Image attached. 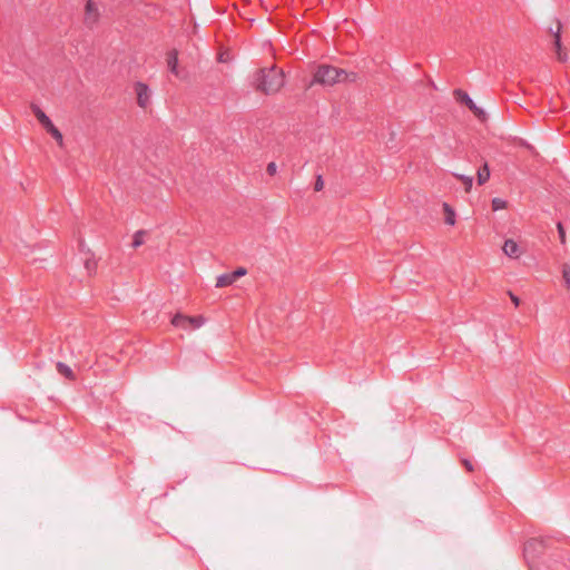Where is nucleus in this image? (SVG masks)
Listing matches in <instances>:
<instances>
[{
	"mask_svg": "<svg viewBox=\"0 0 570 570\" xmlns=\"http://www.w3.org/2000/svg\"><path fill=\"white\" fill-rule=\"evenodd\" d=\"M323 187H324V181H323V179H322V176H318V177H317V179H316V181H315L314 189H315L316 191H320V190H322V189H323Z\"/></svg>",
	"mask_w": 570,
	"mask_h": 570,
	"instance_id": "24",
	"label": "nucleus"
},
{
	"mask_svg": "<svg viewBox=\"0 0 570 570\" xmlns=\"http://www.w3.org/2000/svg\"><path fill=\"white\" fill-rule=\"evenodd\" d=\"M560 29L561 24L558 21L557 31L553 35V48L557 55V59L561 62H564L567 60V53L561 46Z\"/></svg>",
	"mask_w": 570,
	"mask_h": 570,
	"instance_id": "7",
	"label": "nucleus"
},
{
	"mask_svg": "<svg viewBox=\"0 0 570 570\" xmlns=\"http://www.w3.org/2000/svg\"><path fill=\"white\" fill-rule=\"evenodd\" d=\"M509 295H510V298H511L512 303H513L515 306H519V304H520V298H519L518 296H515V295H514L513 293H511V292L509 293Z\"/></svg>",
	"mask_w": 570,
	"mask_h": 570,
	"instance_id": "27",
	"label": "nucleus"
},
{
	"mask_svg": "<svg viewBox=\"0 0 570 570\" xmlns=\"http://www.w3.org/2000/svg\"><path fill=\"white\" fill-rule=\"evenodd\" d=\"M490 178V168L485 163L482 167L478 169V184L484 185Z\"/></svg>",
	"mask_w": 570,
	"mask_h": 570,
	"instance_id": "12",
	"label": "nucleus"
},
{
	"mask_svg": "<svg viewBox=\"0 0 570 570\" xmlns=\"http://www.w3.org/2000/svg\"><path fill=\"white\" fill-rule=\"evenodd\" d=\"M41 126L46 129V130H49V128H51L52 126H55L52 124V121L50 120V118L48 117L46 120H43L42 122H40Z\"/></svg>",
	"mask_w": 570,
	"mask_h": 570,
	"instance_id": "26",
	"label": "nucleus"
},
{
	"mask_svg": "<svg viewBox=\"0 0 570 570\" xmlns=\"http://www.w3.org/2000/svg\"><path fill=\"white\" fill-rule=\"evenodd\" d=\"M168 67L174 75H178V51L176 49L169 52Z\"/></svg>",
	"mask_w": 570,
	"mask_h": 570,
	"instance_id": "11",
	"label": "nucleus"
},
{
	"mask_svg": "<svg viewBox=\"0 0 570 570\" xmlns=\"http://www.w3.org/2000/svg\"><path fill=\"white\" fill-rule=\"evenodd\" d=\"M453 176L463 184L466 193L471 190L473 185V178L471 176H465L461 174H453Z\"/></svg>",
	"mask_w": 570,
	"mask_h": 570,
	"instance_id": "14",
	"label": "nucleus"
},
{
	"mask_svg": "<svg viewBox=\"0 0 570 570\" xmlns=\"http://www.w3.org/2000/svg\"><path fill=\"white\" fill-rule=\"evenodd\" d=\"M356 78L355 73H347L344 69H340L330 65H321L314 72L313 83H320L323 86H333L335 83L344 81H354Z\"/></svg>",
	"mask_w": 570,
	"mask_h": 570,
	"instance_id": "2",
	"label": "nucleus"
},
{
	"mask_svg": "<svg viewBox=\"0 0 570 570\" xmlns=\"http://www.w3.org/2000/svg\"><path fill=\"white\" fill-rule=\"evenodd\" d=\"M85 268L87 269L88 274H91L96 269V262L91 258H86Z\"/></svg>",
	"mask_w": 570,
	"mask_h": 570,
	"instance_id": "20",
	"label": "nucleus"
},
{
	"mask_svg": "<svg viewBox=\"0 0 570 570\" xmlns=\"http://www.w3.org/2000/svg\"><path fill=\"white\" fill-rule=\"evenodd\" d=\"M247 274V269L244 267H238L234 272H232L233 278L236 282L238 278L245 276Z\"/></svg>",
	"mask_w": 570,
	"mask_h": 570,
	"instance_id": "19",
	"label": "nucleus"
},
{
	"mask_svg": "<svg viewBox=\"0 0 570 570\" xmlns=\"http://www.w3.org/2000/svg\"><path fill=\"white\" fill-rule=\"evenodd\" d=\"M454 96L456 100L464 104L478 119H480L481 121L485 120V112L474 104V101L465 91L456 89L454 91Z\"/></svg>",
	"mask_w": 570,
	"mask_h": 570,
	"instance_id": "3",
	"label": "nucleus"
},
{
	"mask_svg": "<svg viewBox=\"0 0 570 570\" xmlns=\"http://www.w3.org/2000/svg\"><path fill=\"white\" fill-rule=\"evenodd\" d=\"M135 91L137 95V104L141 108H147L150 101V89L147 85L142 82H137L135 85Z\"/></svg>",
	"mask_w": 570,
	"mask_h": 570,
	"instance_id": "6",
	"label": "nucleus"
},
{
	"mask_svg": "<svg viewBox=\"0 0 570 570\" xmlns=\"http://www.w3.org/2000/svg\"><path fill=\"white\" fill-rule=\"evenodd\" d=\"M491 206H492V209L494 212H497V210H501V209L507 208L508 203H507V200H504L502 198L495 197V198L492 199Z\"/></svg>",
	"mask_w": 570,
	"mask_h": 570,
	"instance_id": "16",
	"label": "nucleus"
},
{
	"mask_svg": "<svg viewBox=\"0 0 570 570\" xmlns=\"http://www.w3.org/2000/svg\"><path fill=\"white\" fill-rule=\"evenodd\" d=\"M254 82L257 90L266 95H272L284 86L285 76L282 69L273 66L258 70Z\"/></svg>",
	"mask_w": 570,
	"mask_h": 570,
	"instance_id": "1",
	"label": "nucleus"
},
{
	"mask_svg": "<svg viewBox=\"0 0 570 570\" xmlns=\"http://www.w3.org/2000/svg\"><path fill=\"white\" fill-rule=\"evenodd\" d=\"M99 20V11L92 0H88L85 7V24L92 28Z\"/></svg>",
	"mask_w": 570,
	"mask_h": 570,
	"instance_id": "5",
	"label": "nucleus"
},
{
	"mask_svg": "<svg viewBox=\"0 0 570 570\" xmlns=\"http://www.w3.org/2000/svg\"><path fill=\"white\" fill-rule=\"evenodd\" d=\"M171 324L174 326H178V313L174 314L171 317Z\"/></svg>",
	"mask_w": 570,
	"mask_h": 570,
	"instance_id": "28",
	"label": "nucleus"
},
{
	"mask_svg": "<svg viewBox=\"0 0 570 570\" xmlns=\"http://www.w3.org/2000/svg\"><path fill=\"white\" fill-rule=\"evenodd\" d=\"M443 210H444V214H445V223L448 225L453 226L455 224V212H454V209L448 203H444L443 204Z\"/></svg>",
	"mask_w": 570,
	"mask_h": 570,
	"instance_id": "13",
	"label": "nucleus"
},
{
	"mask_svg": "<svg viewBox=\"0 0 570 570\" xmlns=\"http://www.w3.org/2000/svg\"><path fill=\"white\" fill-rule=\"evenodd\" d=\"M41 126L46 129V130H49V128H51L52 126H55L52 124V121L50 120V118L48 117L46 120H43L42 122H40Z\"/></svg>",
	"mask_w": 570,
	"mask_h": 570,
	"instance_id": "25",
	"label": "nucleus"
},
{
	"mask_svg": "<svg viewBox=\"0 0 570 570\" xmlns=\"http://www.w3.org/2000/svg\"><path fill=\"white\" fill-rule=\"evenodd\" d=\"M266 171H267V174H268V175L274 176V175L276 174V171H277V166H276V164H275V163H273V161H272V163H269V164L267 165V167H266Z\"/></svg>",
	"mask_w": 570,
	"mask_h": 570,
	"instance_id": "23",
	"label": "nucleus"
},
{
	"mask_svg": "<svg viewBox=\"0 0 570 570\" xmlns=\"http://www.w3.org/2000/svg\"><path fill=\"white\" fill-rule=\"evenodd\" d=\"M503 253L510 258H519L522 250L517 242L513 239H507L503 244Z\"/></svg>",
	"mask_w": 570,
	"mask_h": 570,
	"instance_id": "8",
	"label": "nucleus"
},
{
	"mask_svg": "<svg viewBox=\"0 0 570 570\" xmlns=\"http://www.w3.org/2000/svg\"><path fill=\"white\" fill-rule=\"evenodd\" d=\"M145 235H146L145 230H138V232L135 233L134 239H132V247L134 248H137V247H139V246H141L144 244Z\"/></svg>",
	"mask_w": 570,
	"mask_h": 570,
	"instance_id": "15",
	"label": "nucleus"
},
{
	"mask_svg": "<svg viewBox=\"0 0 570 570\" xmlns=\"http://www.w3.org/2000/svg\"><path fill=\"white\" fill-rule=\"evenodd\" d=\"M557 228H558L560 242H561V244H564L566 243V232H564L562 224L558 223Z\"/></svg>",
	"mask_w": 570,
	"mask_h": 570,
	"instance_id": "22",
	"label": "nucleus"
},
{
	"mask_svg": "<svg viewBox=\"0 0 570 570\" xmlns=\"http://www.w3.org/2000/svg\"><path fill=\"white\" fill-rule=\"evenodd\" d=\"M562 277L568 287H570V266H564L562 271Z\"/></svg>",
	"mask_w": 570,
	"mask_h": 570,
	"instance_id": "21",
	"label": "nucleus"
},
{
	"mask_svg": "<svg viewBox=\"0 0 570 570\" xmlns=\"http://www.w3.org/2000/svg\"><path fill=\"white\" fill-rule=\"evenodd\" d=\"M206 320L203 315L186 316L180 314V330L195 331L205 324Z\"/></svg>",
	"mask_w": 570,
	"mask_h": 570,
	"instance_id": "4",
	"label": "nucleus"
},
{
	"mask_svg": "<svg viewBox=\"0 0 570 570\" xmlns=\"http://www.w3.org/2000/svg\"><path fill=\"white\" fill-rule=\"evenodd\" d=\"M60 145L62 144V134L59 131V129L56 126H52L47 130Z\"/></svg>",
	"mask_w": 570,
	"mask_h": 570,
	"instance_id": "18",
	"label": "nucleus"
},
{
	"mask_svg": "<svg viewBox=\"0 0 570 570\" xmlns=\"http://www.w3.org/2000/svg\"><path fill=\"white\" fill-rule=\"evenodd\" d=\"M57 372L69 381H75L76 375L71 367L62 362L56 364Z\"/></svg>",
	"mask_w": 570,
	"mask_h": 570,
	"instance_id": "9",
	"label": "nucleus"
},
{
	"mask_svg": "<svg viewBox=\"0 0 570 570\" xmlns=\"http://www.w3.org/2000/svg\"><path fill=\"white\" fill-rule=\"evenodd\" d=\"M31 109L39 122H42L48 118V116L37 105H32Z\"/></svg>",
	"mask_w": 570,
	"mask_h": 570,
	"instance_id": "17",
	"label": "nucleus"
},
{
	"mask_svg": "<svg viewBox=\"0 0 570 570\" xmlns=\"http://www.w3.org/2000/svg\"><path fill=\"white\" fill-rule=\"evenodd\" d=\"M461 463L468 464V463H469V461H468V460H462V462H461Z\"/></svg>",
	"mask_w": 570,
	"mask_h": 570,
	"instance_id": "29",
	"label": "nucleus"
},
{
	"mask_svg": "<svg viewBox=\"0 0 570 570\" xmlns=\"http://www.w3.org/2000/svg\"><path fill=\"white\" fill-rule=\"evenodd\" d=\"M234 283H235V281L233 278L232 273H225L217 277L216 287H218V288L227 287V286L233 285Z\"/></svg>",
	"mask_w": 570,
	"mask_h": 570,
	"instance_id": "10",
	"label": "nucleus"
}]
</instances>
